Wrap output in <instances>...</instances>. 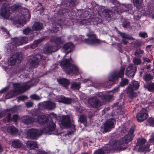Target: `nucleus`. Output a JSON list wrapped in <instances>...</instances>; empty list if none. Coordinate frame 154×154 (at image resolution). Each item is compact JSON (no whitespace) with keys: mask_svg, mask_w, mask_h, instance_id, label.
<instances>
[{"mask_svg":"<svg viewBox=\"0 0 154 154\" xmlns=\"http://www.w3.org/2000/svg\"><path fill=\"white\" fill-rule=\"evenodd\" d=\"M49 118L56 119V115L53 112L49 114H45L38 116L36 119L35 118H29L27 116L23 117L22 118V122L26 124L34 125V122L39 123L41 125H44L45 127L42 130H40L37 129H31L28 130L26 134L28 137L33 139L36 138L37 137L43 133L51 135L55 134L54 132L55 130L56 126L51 119L50 121Z\"/></svg>","mask_w":154,"mask_h":154,"instance_id":"f257e3e1","label":"nucleus"},{"mask_svg":"<svg viewBox=\"0 0 154 154\" xmlns=\"http://www.w3.org/2000/svg\"><path fill=\"white\" fill-rule=\"evenodd\" d=\"M12 12L10 8L5 5L2 6L0 12V15L4 19H9L13 23L19 26H23L30 19V15L29 10L26 9L22 10L21 13L15 15L14 17H10Z\"/></svg>","mask_w":154,"mask_h":154,"instance_id":"f03ea898","label":"nucleus"},{"mask_svg":"<svg viewBox=\"0 0 154 154\" xmlns=\"http://www.w3.org/2000/svg\"><path fill=\"white\" fill-rule=\"evenodd\" d=\"M134 130V128H131L129 130V133L119 140H110L109 142L110 148H108V146L106 148L105 147L103 149L95 151L93 154H105L109 152L111 150L120 151L125 149V144L130 142L133 139Z\"/></svg>","mask_w":154,"mask_h":154,"instance_id":"7ed1b4c3","label":"nucleus"},{"mask_svg":"<svg viewBox=\"0 0 154 154\" xmlns=\"http://www.w3.org/2000/svg\"><path fill=\"white\" fill-rule=\"evenodd\" d=\"M38 81V80L37 79H32L30 81L24 83L23 84L20 83L13 84L14 90L12 91L11 92L7 94L6 95V98H11L14 94H20L24 92L31 87L34 85Z\"/></svg>","mask_w":154,"mask_h":154,"instance_id":"20e7f679","label":"nucleus"},{"mask_svg":"<svg viewBox=\"0 0 154 154\" xmlns=\"http://www.w3.org/2000/svg\"><path fill=\"white\" fill-rule=\"evenodd\" d=\"M112 98L113 97L112 95L104 92H100L93 97L89 98L88 102L89 104L92 107L98 108L102 104V103L99 101L100 99L105 100L106 101H107L111 100Z\"/></svg>","mask_w":154,"mask_h":154,"instance_id":"39448f33","label":"nucleus"},{"mask_svg":"<svg viewBox=\"0 0 154 154\" xmlns=\"http://www.w3.org/2000/svg\"><path fill=\"white\" fill-rule=\"evenodd\" d=\"M28 42V39L26 37H20L13 38L12 42L7 44L6 47L7 53L11 54L15 52L17 46L26 44Z\"/></svg>","mask_w":154,"mask_h":154,"instance_id":"423d86ee","label":"nucleus"},{"mask_svg":"<svg viewBox=\"0 0 154 154\" xmlns=\"http://www.w3.org/2000/svg\"><path fill=\"white\" fill-rule=\"evenodd\" d=\"M71 61V58L62 60L60 62V65L66 73L68 74H77L80 70L76 66L72 64Z\"/></svg>","mask_w":154,"mask_h":154,"instance_id":"0eeeda50","label":"nucleus"},{"mask_svg":"<svg viewBox=\"0 0 154 154\" xmlns=\"http://www.w3.org/2000/svg\"><path fill=\"white\" fill-rule=\"evenodd\" d=\"M21 58L20 55L18 53H16L13 54L12 56L8 60L7 63H5V66L2 65V67L6 71L8 72L12 66L16 63L18 64L20 63Z\"/></svg>","mask_w":154,"mask_h":154,"instance_id":"6e6552de","label":"nucleus"},{"mask_svg":"<svg viewBox=\"0 0 154 154\" xmlns=\"http://www.w3.org/2000/svg\"><path fill=\"white\" fill-rule=\"evenodd\" d=\"M61 121V125L64 128H69L71 131L68 132V134H72L75 130V125L71 123L70 118L69 116H63Z\"/></svg>","mask_w":154,"mask_h":154,"instance_id":"1a4fd4ad","label":"nucleus"},{"mask_svg":"<svg viewBox=\"0 0 154 154\" xmlns=\"http://www.w3.org/2000/svg\"><path fill=\"white\" fill-rule=\"evenodd\" d=\"M39 59L45 60V57H43L39 54L34 56H31L28 59L27 65L31 69L34 67H36L39 62Z\"/></svg>","mask_w":154,"mask_h":154,"instance_id":"9d476101","label":"nucleus"},{"mask_svg":"<svg viewBox=\"0 0 154 154\" xmlns=\"http://www.w3.org/2000/svg\"><path fill=\"white\" fill-rule=\"evenodd\" d=\"M126 7L123 4L121 5L118 8L117 6L113 7L112 10L109 9H106L105 10L106 16L108 17H110L113 16L114 14H118L119 12H122L126 11L127 10L126 9Z\"/></svg>","mask_w":154,"mask_h":154,"instance_id":"9b49d317","label":"nucleus"},{"mask_svg":"<svg viewBox=\"0 0 154 154\" xmlns=\"http://www.w3.org/2000/svg\"><path fill=\"white\" fill-rule=\"evenodd\" d=\"M125 68V67L122 66L119 71L112 72L109 76V80L114 82L117 80L119 78H122L124 75Z\"/></svg>","mask_w":154,"mask_h":154,"instance_id":"f8f14e48","label":"nucleus"},{"mask_svg":"<svg viewBox=\"0 0 154 154\" xmlns=\"http://www.w3.org/2000/svg\"><path fill=\"white\" fill-rule=\"evenodd\" d=\"M139 86V83L138 82L133 81L127 90V93L130 98L135 97L137 96V94L134 91V90L138 89Z\"/></svg>","mask_w":154,"mask_h":154,"instance_id":"ddd939ff","label":"nucleus"},{"mask_svg":"<svg viewBox=\"0 0 154 154\" xmlns=\"http://www.w3.org/2000/svg\"><path fill=\"white\" fill-rule=\"evenodd\" d=\"M143 0H133V3L135 6L137 7L138 9V12L136 11L134 13V18L135 20H139L142 15V14H143V12L140 11L142 9L140 7L142 6V2Z\"/></svg>","mask_w":154,"mask_h":154,"instance_id":"4468645a","label":"nucleus"},{"mask_svg":"<svg viewBox=\"0 0 154 154\" xmlns=\"http://www.w3.org/2000/svg\"><path fill=\"white\" fill-rule=\"evenodd\" d=\"M87 36L89 38L85 39L84 42L87 44H98L101 43V41L97 38L96 35L93 32L89 33L87 35Z\"/></svg>","mask_w":154,"mask_h":154,"instance_id":"2eb2a0df","label":"nucleus"},{"mask_svg":"<svg viewBox=\"0 0 154 154\" xmlns=\"http://www.w3.org/2000/svg\"><path fill=\"white\" fill-rule=\"evenodd\" d=\"M115 120L113 119H109L107 120L103 124L102 128L103 129V133H106L110 131L114 128Z\"/></svg>","mask_w":154,"mask_h":154,"instance_id":"dca6fc26","label":"nucleus"},{"mask_svg":"<svg viewBox=\"0 0 154 154\" xmlns=\"http://www.w3.org/2000/svg\"><path fill=\"white\" fill-rule=\"evenodd\" d=\"M8 111L9 110H5L0 112V118L6 115V114H7L6 121L8 122H10L12 120L14 122L17 121L19 118L18 116L17 115H14L13 116L12 119L11 117V115L10 113Z\"/></svg>","mask_w":154,"mask_h":154,"instance_id":"f3484780","label":"nucleus"},{"mask_svg":"<svg viewBox=\"0 0 154 154\" xmlns=\"http://www.w3.org/2000/svg\"><path fill=\"white\" fill-rule=\"evenodd\" d=\"M146 140L143 138H139L137 140V145L139 146V150L142 151H147L149 150V145L148 143L144 146L146 143Z\"/></svg>","mask_w":154,"mask_h":154,"instance_id":"a211bd4d","label":"nucleus"},{"mask_svg":"<svg viewBox=\"0 0 154 154\" xmlns=\"http://www.w3.org/2000/svg\"><path fill=\"white\" fill-rule=\"evenodd\" d=\"M148 116L146 109L145 108H143L137 114L136 118L138 122H142L146 120Z\"/></svg>","mask_w":154,"mask_h":154,"instance_id":"6ab92c4d","label":"nucleus"},{"mask_svg":"<svg viewBox=\"0 0 154 154\" xmlns=\"http://www.w3.org/2000/svg\"><path fill=\"white\" fill-rule=\"evenodd\" d=\"M40 106H42L43 108L51 110L54 109L56 107L55 104L53 102L49 101L44 102L42 103H39Z\"/></svg>","mask_w":154,"mask_h":154,"instance_id":"aec40b11","label":"nucleus"},{"mask_svg":"<svg viewBox=\"0 0 154 154\" xmlns=\"http://www.w3.org/2000/svg\"><path fill=\"white\" fill-rule=\"evenodd\" d=\"M58 49V47L53 46L51 45H46L43 49V52L45 54H49L52 52L57 51Z\"/></svg>","mask_w":154,"mask_h":154,"instance_id":"412c9836","label":"nucleus"},{"mask_svg":"<svg viewBox=\"0 0 154 154\" xmlns=\"http://www.w3.org/2000/svg\"><path fill=\"white\" fill-rule=\"evenodd\" d=\"M136 67L133 64H130L127 68L125 75L128 76H133L135 74Z\"/></svg>","mask_w":154,"mask_h":154,"instance_id":"4be33fe9","label":"nucleus"},{"mask_svg":"<svg viewBox=\"0 0 154 154\" xmlns=\"http://www.w3.org/2000/svg\"><path fill=\"white\" fill-rule=\"evenodd\" d=\"M74 45L72 43L69 42L65 44L63 46L62 51L65 53L64 57H65L67 54L73 50Z\"/></svg>","mask_w":154,"mask_h":154,"instance_id":"5701e85b","label":"nucleus"},{"mask_svg":"<svg viewBox=\"0 0 154 154\" xmlns=\"http://www.w3.org/2000/svg\"><path fill=\"white\" fill-rule=\"evenodd\" d=\"M119 33L121 36L122 38V42L124 45L127 44L129 42L128 41L131 40H134V38L128 34L122 33L119 32Z\"/></svg>","mask_w":154,"mask_h":154,"instance_id":"b1692460","label":"nucleus"},{"mask_svg":"<svg viewBox=\"0 0 154 154\" xmlns=\"http://www.w3.org/2000/svg\"><path fill=\"white\" fill-rule=\"evenodd\" d=\"M58 101L65 104H70L72 101V100L68 98H66L63 96H59L57 97Z\"/></svg>","mask_w":154,"mask_h":154,"instance_id":"393cba45","label":"nucleus"},{"mask_svg":"<svg viewBox=\"0 0 154 154\" xmlns=\"http://www.w3.org/2000/svg\"><path fill=\"white\" fill-rule=\"evenodd\" d=\"M43 28V24L42 23L39 22L35 23L32 26V29L33 30L39 31Z\"/></svg>","mask_w":154,"mask_h":154,"instance_id":"a878e982","label":"nucleus"},{"mask_svg":"<svg viewBox=\"0 0 154 154\" xmlns=\"http://www.w3.org/2000/svg\"><path fill=\"white\" fill-rule=\"evenodd\" d=\"M56 45L55 46H58V49L60 47V45L63 44L64 42V39L63 37H59L56 38L54 41Z\"/></svg>","mask_w":154,"mask_h":154,"instance_id":"bb28decb","label":"nucleus"},{"mask_svg":"<svg viewBox=\"0 0 154 154\" xmlns=\"http://www.w3.org/2000/svg\"><path fill=\"white\" fill-rule=\"evenodd\" d=\"M57 82L59 83L62 85L63 86L67 88V86L69 84V80L66 79L61 78L57 79Z\"/></svg>","mask_w":154,"mask_h":154,"instance_id":"cd10ccee","label":"nucleus"},{"mask_svg":"<svg viewBox=\"0 0 154 154\" xmlns=\"http://www.w3.org/2000/svg\"><path fill=\"white\" fill-rule=\"evenodd\" d=\"M27 147L30 149H32L35 148L37 146V144L35 142L28 141L26 143Z\"/></svg>","mask_w":154,"mask_h":154,"instance_id":"c85d7f7f","label":"nucleus"},{"mask_svg":"<svg viewBox=\"0 0 154 154\" xmlns=\"http://www.w3.org/2000/svg\"><path fill=\"white\" fill-rule=\"evenodd\" d=\"M12 145L13 147L15 148H18L21 146L22 144L19 140H16L12 141Z\"/></svg>","mask_w":154,"mask_h":154,"instance_id":"c756f323","label":"nucleus"},{"mask_svg":"<svg viewBox=\"0 0 154 154\" xmlns=\"http://www.w3.org/2000/svg\"><path fill=\"white\" fill-rule=\"evenodd\" d=\"M7 131L12 134H15L17 133V130L14 127L11 126L8 127Z\"/></svg>","mask_w":154,"mask_h":154,"instance_id":"7c9ffc66","label":"nucleus"},{"mask_svg":"<svg viewBox=\"0 0 154 154\" xmlns=\"http://www.w3.org/2000/svg\"><path fill=\"white\" fill-rule=\"evenodd\" d=\"M9 8H10L11 11L13 12L20 9L21 8V6L19 4H16Z\"/></svg>","mask_w":154,"mask_h":154,"instance_id":"2f4dec72","label":"nucleus"},{"mask_svg":"<svg viewBox=\"0 0 154 154\" xmlns=\"http://www.w3.org/2000/svg\"><path fill=\"white\" fill-rule=\"evenodd\" d=\"M145 87L150 91H154V84L152 82L145 85Z\"/></svg>","mask_w":154,"mask_h":154,"instance_id":"473e14b6","label":"nucleus"},{"mask_svg":"<svg viewBox=\"0 0 154 154\" xmlns=\"http://www.w3.org/2000/svg\"><path fill=\"white\" fill-rule=\"evenodd\" d=\"M44 40V38H40L38 40H35L33 42V44L31 45V48H35L42 41Z\"/></svg>","mask_w":154,"mask_h":154,"instance_id":"72a5a7b5","label":"nucleus"},{"mask_svg":"<svg viewBox=\"0 0 154 154\" xmlns=\"http://www.w3.org/2000/svg\"><path fill=\"white\" fill-rule=\"evenodd\" d=\"M80 83L79 82H73L72 84L71 87L73 89H79L80 87Z\"/></svg>","mask_w":154,"mask_h":154,"instance_id":"f704fd0d","label":"nucleus"},{"mask_svg":"<svg viewBox=\"0 0 154 154\" xmlns=\"http://www.w3.org/2000/svg\"><path fill=\"white\" fill-rule=\"evenodd\" d=\"M8 110V109H7ZM9 110L8 112H11L12 113L17 112H19L20 110L19 107V106H14L13 107L11 108L10 109H8Z\"/></svg>","mask_w":154,"mask_h":154,"instance_id":"c9c22d12","label":"nucleus"},{"mask_svg":"<svg viewBox=\"0 0 154 154\" xmlns=\"http://www.w3.org/2000/svg\"><path fill=\"white\" fill-rule=\"evenodd\" d=\"M53 25H55V26L56 25H58L59 26H61V28H63L64 27V25L63 24V22L62 20H58V23H56L55 22H54L53 23Z\"/></svg>","mask_w":154,"mask_h":154,"instance_id":"e433bc0d","label":"nucleus"},{"mask_svg":"<svg viewBox=\"0 0 154 154\" xmlns=\"http://www.w3.org/2000/svg\"><path fill=\"white\" fill-rule=\"evenodd\" d=\"M133 62L135 65H139L141 63L140 59L137 58H134L133 59Z\"/></svg>","mask_w":154,"mask_h":154,"instance_id":"4c0bfd02","label":"nucleus"},{"mask_svg":"<svg viewBox=\"0 0 154 154\" xmlns=\"http://www.w3.org/2000/svg\"><path fill=\"white\" fill-rule=\"evenodd\" d=\"M32 32V30L29 27H26L23 30V33L25 34H29Z\"/></svg>","mask_w":154,"mask_h":154,"instance_id":"58836bf2","label":"nucleus"},{"mask_svg":"<svg viewBox=\"0 0 154 154\" xmlns=\"http://www.w3.org/2000/svg\"><path fill=\"white\" fill-rule=\"evenodd\" d=\"M128 82V80L127 79H122V81L120 83L121 86H123L126 85Z\"/></svg>","mask_w":154,"mask_h":154,"instance_id":"ea45409f","label":"nucleus"},{"mask_svg":"<svg viewBox=\"0 0 154 154\" xmlns=\"http://www.w3.org/2000/svg\"><path fill=\"white\" fill-rule=\"evenodd\" d=\"M79 120L81 122H84L86 121V117L84 115H82L79 118Z\"/></svg>","mask_w":154,"mask_h":154,"instance_id":"a19ab883","label":"nucleus"},{"mask_svg":"<svg viewBox=\"0 0 154 154\" xmlns=\"http://www.w3.org/2000/svg\"><path fill=\"white\" fill-rule=\"evenodd\" d=\"M30 97L31 99L36 100H39L41 98L39 96L35 94L31 95H30Z\"/></svg>","mask_w":154,"mask_h":154,"instance_id":"79ce46f5","label":"nucleus"},{"mask_svg":"<svg viewBox=\"0 0 154 154\" xmlns=\"http://www.w3.org/2000/svg\"><path fill=\"white\" fill-rule=\"evenodd\" d=\"M27 99V97L25 96H21L17 98V101L19 102L20 100H23Z\"/></svg>","mask_w":154,"mask_h":154,"instance_id":"37998d69","label":"nucleus"},{"mask_svg":"<svg viewBox=\"0 0 154 154\" xmlns=\"http://www.w3.org/2000/svg\"><path fill=\"white\" fill-rule=\"evenodd\" d=\"M148 121V122L151 125L153 126L154 125V118L152 117L149 118Z\"/></svg>","mask_w":154,"mask_h":154,"instance_id":"c03bdc74","label":"nucleus"},{"mask_svg":"<svg viewBox=\"0 0 154 154\" xmlns=\"http://www.w3.org/2000/svg\"><path fill=\"white\" fill-rule=\"evenodd\" d=\"M98 18L97 17H94L92 18L91 21L95 25L97 24L98 23Z\"/></svg>","mask_w":154,"mask_h":154,"instance_id":"a18cd8bd","label":"nucleus"},{"mask_svg":"<svg viewBox=\"0 0 154 154\" xmlns=\"http://www.w3.org/2000/svg\"><path fill=\"white\" fill-rule=\"evenodd\" d=\"M139 35L140 37L143 38H145L148 36L147 33L145 32H140Z\"/></svg>","mask_w":154,"mask_h":154,"instance_id":"49530a36","label":"nucleus"},{"mask_svg":"<svg viewBox=\"0 0 154 154\" xmlns=\"http://www.w3.org/2000/svg\"><path fill=\"white\" fill-rule=\"evenodd\" d=\"M123 27L126 28H129L130 27V23L129 22L123 23Z\"/></svg>","mask_w":154,"mask_h":154,"instance_id":"de8ad7c7","label":"nucleus"},{"mask_svg":"<svg viewBox=\"0 0 154 154\" xmlns=\"http://www.w3.org/2000/svg\"><path fill=\"white\" fill-rule=\"evenodd\" d=\"M144 53V51L143 50H137L136 51L135 54L136 56H137L138 54H143Z\"/></svg>","mask_w":154,"mask_h":154,"instance_id":"09e8293b","label":"nucleus"},{"mask_svg":"<svg viewBox=\"0 0 154 154\" xmlns=\"http://www.w3.org/2000/svg\"><path fill=\"white\" fill-rule=\"evenodd\" d=\"M149 142L150 143L149 145L154 143V135L151 136L149 140Z\"/></svg>","mask_w":154,"mask_h":154,"instance_id":"8fccbe9b","label":"nucleus"},{"mask_svg":"<svg viewBox=\"0 0 154 154\" xmlns=\"http://www.w3.org/2000/svg\"><path fill=\"white\" fill-rule=\"evenodd\" d=\"M33 105V103L31 101H29L26 103V105L27 107H31Z\"/></svg>","mask_w":154,"mask_h":154,"instance_id":"3c124183","label":"nucleus"},{"mask_svg":"<svg viewBox=\"0 0 154 154\" xmlns=\"http://www.w3.org/2000/svg\"><path fill=\"white\" fill-rule=\"evenodd\" d=\"M59 30V28L57 27H54L51 30V32L52 33L56 32H57Z\"/></svg>","mask_w":154,"mask_h":154,"instance_id":"603ef678","label":"nucleus"},{"mask_svg":"<svg viewBox=\"0 0 154 154\" xmlns=\"http://www.w3.org/2000/svg\"><path fill=\"white\" fill-rule=\"evenodd\" d=\"M37 154H48V153L42 150H39L37 151Z\"/></svg>","mask_w":154,"mask_h":154,"instance_id":"864d4df0","label":"nucleus"},{"mask_svg":"<svg viewBox=\"0 0 154 154\" xmlns=\"http://www.w3.org/2000/svg\"><path fill=\"white\" fill-rule=\"evenodd\" d=\"M9 89V87H6L0 90V93H3Z\"/></svg>","mask_w":154,"mask_h":154,"instance_id":"5fc2aeb1","label":"nucleus"},{"mask_svg":"<svg viewBox=\"0 0 154 154\" xmlns=\"http://www.w3.org/2000/svg\"><path fill=\"white\" fill-rule=\"evenodd\" d=\"M152 45H148L146 47V50L147 52L150 51L151 49Z\"/></svg>","mask_w":154,"mask_h":154,"instance_id":"6e6d98bb","label":"nucleus"},{"mask_svg":"<svg viewBox=\"0 0 154 154\" xmlns=\"http://www.w3.org/2000/svg\"><path fill=\"white\" fill-rule=\"evenodd\" d=\"M128 129V128H125V127L124 128H123L121 130V133H125L126 131Z\"/></svg>","mask_w":154,"mask_h":154,"instance_id":"4d7b16f0","label":"nucleus"},{"mask_svg":"<svg viewBox=\"0 0 154 154\" xmlns=\"http://www.w3.org/2000/svg\"><path fill=\"white\" fill-rule=\"evenodd\" d=\"M119 91V88L118 87H116L114 88L112 91L113 93H116L118 92Z\"/></svg>","mask_w":154,"mask_h":154,"instance_id":"13d9d810","label":"nucleus"},{"mask_svg":"<svg viewBox=\"0 0 154 154\" xmlns=\"http://www.w3.org/2000/svg\"><path fill=\"white\" fill-rule=\"evenodd\" d=\"M1 29H2V30L4 32H6V33L7 34H9V32L8 31H7L6 29L4 27H1Z\"/></svg>","mask_w":154,"mask_h":154,"instance_id":"bf43d9fd","label":"nucleus"},{"mask_svg":"<svg viewBox=\"0 0 154 154\" xmlns=\"http://www.w3.org/2000/svg\"><path fill=\"white\" fill-rule=\"evenodd\" d=\"M94 115V113L93 112H89V117L91 118Z\"/></svg>","mask_w":154,"mask_h":154,"instance_id":"052dcab7","label":"nucleus"},{"mask_svg":"<svg viewBox=\"0 0 154 154\" xmlns=\"http://www.w3.org/2000/svg\"><path fill=\"white\" fill-rule=\"evenodd\" d=\"M143 60L144 61H146L147 62H150V60L147 58H144Z\"/></svg>","mask_w":154,"mask_h":154,"instance_id":"680f3d73","label":"nucleus"},{"mask_svg":"<svg viewBox=\"0 0 154 154\" xmlns=\"http://www.w3.org/2000/svg\"><path fill=\"white\" fill-rule=\"evenodd\" d=\"M87 82H88V83L91 82V81L90 80L88 79H86L83 81V82L84 83H85Z\"/></svg>","mask_w":154,"mask_h":154,"instance_id":"e2e57ef3","label":"nucleus"},{"mask_svg":"<svg viewBox=\"0 0 154 154\" xmlns=\"http://www.w3.org/2000/svg\"><path fill=\"white\" fill-rule=\"evenodd\" d=\"M83 37V36L82 35H79V38L77 40H83V39L82 38Z\"/></svg>","mask_w":154,"mask_h":154,"instance_id":"0e129e2a","label":"nucleus"},{"mask_svg":"<svg viewBox=\"0 0 154 154\" xmlns=\"http://www.w3.org/2000/svg\"><path fill=\"white\" fill-rule=\"evenodd\" d=\"M150 68V65H148L147 66V69H149Z\"/></svg>","mask_w":154,"mask_h":154,"instance_id":"69168bd1","label":"nucleus"},{"mask_svg":"<svg viewBox=\"0 0 154 154\" xmlns=\"http://www.w3.org/2000/svg\"><path fill=\"white\" fill-rule=\"evenodd\" d=\"M2 148L1 147V145H0V151H2Z\"/></svg>","mask_w":154,"mask_h":154,"instance_id":"338daca9","label":"nucleus"},{"mask_svg":"<svg viewBox=\"0 0 154 154\" xmlns=\"http://www.w3.org/2000/svg\"><path fill=\"white\" fill-rule=\"evenodd\" d=\"M152 18L153 19H154V14H153V15H152Z\"/></svg>","mask_w":154,"mask_h":154,"instance_id":"774afa93","label":"nucleus"}]
</instances>
